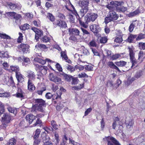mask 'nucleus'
Segmentation results:
<instances>
[{
    "mask_svg": "<svg viewBox=\"0 0 145 145\" xmlns=\"http://www.w3.org/2000/svg\"><path fill=\"white\" fill-rule=\"evenodd\" d=\"M16 77L18 82H22L24 81V76L20 72L16 73Z\"/></svg>",
    "mask_w": 145,
    "mask_h": 145,
    "instance_id": "26",
    "label": "nucleus"
},
{
    "mask_svg": "<svg viewBox=\"0 0 145 145\" xmlns=\"http://www.w3.org/2000/svg\"><path fill=\"white\" fill-rule=\"evenodd\" d=\"M113 21L111 18H110V16L109 15L108 16L106 17L105 19V22L106 24H107L109 22Z\"/></svg>",
    "mask_w": 145,
    "mask_h": 145,
    "instance_id": "57",
    "label": "nucleus"
},
{
    "mask_svg": "<svg viewBox=\"0 0 145 145\" xmlns=\"http://www.w3.org/2000/svg\"><path fill=\"white\" fill-rule=\"evenodd\" d=\"M121 57V55L119 54H115L112 56L111 58V59L113 60L117 59Z\"/></svg>",
    "mask_w": 145,
    "mask_h": 145,
    "instance_id": "60",
    "label": "nucleus"
},
{
    "mask_svg": "<svg viewBox=\"0 0 145 145\" xmlns=\"http://www.w3.org/2000/svg\"><path fill=\"white\" fill-rule=\"evenodd\" d=\"M138 47L140 50H145V42H139L138 44Z\"/></svg>",
    "mask_w": 145,
    "mask_h": 145,
    "instance_id": "48",
    "label": "nucleus"
},
{
    "mask_svg": "<svg viewBox=\"0 0 145 145\" xmlns=\"http://www.w3.org/2000/svg\"><path fill=\"white\" fill-rule=\"evenodd\" d=\"M138 59L140 60L141 62L143 61L144 59L145 58V52H143L142 51H140L138 54Z\"/></svg>",
    "mask_w": 145,
    "mask_h": 145,
    "instance_id": "32",
    "label": "nucleus"
},
{
    "mask_svg": "<svg viewBox=\"0 0 145 145\" xmlns=\"http://www.w3.org/2000/svg\"><path fill=\"white\" fill-rule=\"evenodd\" d=\"M17 142L16 140L14 137L10 139L7 143V145H15Z\"/></svg>",
    "mask_w": 145,
    "mask_h": 145,
    "instance_id": "36",
    "label": "nucleus"
},
{
    "mask_svg": "<svg viewBox=\"0 0 145 145\" xmlns=\"http://www.w3.org/2000/svg\"><path fill=\"white\" fill-rule=\"evenodd\" d=\"M107 37H101L100 40V42L101 43H105L107 42Z\"/></svg>",
    "mask_w": 145,
    "mask_h": 145,
    "instance_id": "61",
    "label": "nucleus"
},
{
    "mask_svg": "<svg viewBox=\"0 0 145 145\" xmlns=\"http://www.w3.org/2000/svg\"><path fill=\"white\" fill-rule=\"evenodd\" d=\"M64 106L63 104L60 103L57 105L56 107V109L58 111H60L64 107Z\"/></svg>",
    "mask_w": 145,
    "mask_h": 145,
    "instance_id": "59",
    "label": "nucleus"
},
{
    "mask_svg": "<svg viewBox=\"0 0 145 145\" xmlns=\"http://www.w3.org/2000/svg\"><path fill=\"white\" fill-rule=\"evenodd\" d=\"M51 123L52 126L54 129L57 130L58 129V126L55 120H52L51 122Z\"/></svg>",
    "mask_w": 145,
    "mask_h": 145,
    "instance_id": "52",
    "label": "nucleus"
},
{
    "mask_svg": "<svg viewBox=\"0 0 145 145\" xmlns=\"http://www.w3.org/2000/svg\"><path fill=\"white\" fill-rule=\"evenodd\" d=\"M48 69V68L45 66H42L41 67V69L39 71V72L41 73L42 74H45L47 72V70Z\"/></svg>",
    "mask_w": 145,
    "mask_h": 145,
    "instance_id": "41",
    "label": "nucleus"
},
{
    "mask_svg": "<svg viewBox=\"0 0 145 145\" xmlns=\"http://www.w3.org/2000/svg\"><path fill=\"white\" fill-rule=\"evenodd\" d=\"M8 55L7 53L5 52L1 53L0 52V57L2 58H8Z\"/></svg>",
    "mask_w": 145,
    "mask_h": 145,
    "instance_id": "64",
    "label": "nucleus"
},
{
    "mask_svg": "<svg viewBox=\"0 0 145 145\" xmlns=\"http://www.w3.org/2000/svg\"><path fill=\"white\" fill-rule=\"evenodd\" d=\"M69 31L70 35H74L76 36H79L80 31L77 28H69Z\"/></svg>",
    "mask_w": 145,
    "mask_h": 145,
    "instance_id": "19",
    "label": "nucleus"
},
{
    "mask_svg": "<svg viewBox=\"0 0 145 145\" xmlns=\"http://www.w3.org/2000/svg\"><path fill=\"white\" fill-rule=\"evenodd\" d=\"M142 71V70H139L137 71L135 75V77L137 78H140L143 74Z\"/></svg>",
    "mask_w": 145,
    "mask_h": 145,
    "instance_id": "53",
    "label": "nucleus"
},
{
    "mask_svg": "<svg viewBox=\"0 0 145 145\" xmlns=\"http://www.w3.org/2000/svg\"><path fill=\"white\" fill-rule=\"evenodd\" d=\"M29 25L27 24H25L22 25L20 27V29L21 30L25 31L28 29L29 28Z\"/></svg>",
    "mask_w": 145,
    "mask_h": 145,
    "instance_id": "46",
    "label": "nucleus"
},
{
    "mask_svg": "<svg viewBox=\"0 0 145 145\" xmlns=\"http://www.w3.org/2000/svg\"><path fill=\"white\" fill-rule=\"evenodd\" d=\"M46 18L53 23V26L55 27H57V25H59L60 21L56 20L53 14L50 13L48 12L46 14Z\"/></svg>",
    "mask_w": 145,
    "mask_h": 145,
    "instance_id": "9",
    "label": "nucleus"
},
{
    "mask_svg": "<svg viewBox=\"0 0 145 145\" xmlns=\"http://www.w3.org/2000/svg\"><path fill=\"white\" fill-rule=\"evenodd\" d=\"M61 75L63 76L65 80L68 82H70L72 78V76L70 75H68L63 72V73L61 74Z\"/></svg>",
    "mask_w": 145,
    "mask_h": 145,
    "instance_id": "31",
    "label": "nucleus"
},
{
    "mask_svg": "<svg viewBox=\"0 0 145 145\" xmlns=\"http://www.w3.org/2000/svg\"><path fill=\"white\" fill-rule=\"evenodd\" d=\"M9 82L10 83V86L12 88H16L15 84L14 81L13 77L12 76L10 77L9 78Z\"/></svg>",
    "mask_w": 145,
    "mask_h": 145,
    "instance_id": "45",
    "label": "nucleus"
},
{
    "mask_svg": "<svg viewBox=\"0 0 145 145\" xmlns=\"http://www.w3.org/2000/svg\"><path fill=\"white\" fill-rule=\"evenodd\" d=\"M123 36L122 34H117L114 40V41L117 43H120L123 41Z\"/></svg>",
    "mask_w": 145,
    "mask_h": 145,
    "instance_id": "25",
    "label": "nucleus"
},
{
    "mask_svg": "<svg viewBox=\"0 0 145 145\" xmlns=\"http://www.w3.org/2000/svg\"><path fill=\"white\" fill-rule=\"evenodd\" d=\"M50 38L46 35L44 36L41 39L42 41L44 42H50Z\"/></svg>",
    "mask_w": 145,
    "mask_h": 145,
    "instance_id": "51",
    "label": "nucleus"
},
{
    "mask_svg": "<svg viewBox=\"0 0 145 145\" xmlns=\"http://www.w3.org/2000/svg\"><path fill=\"white\" fill-rule=\"evenodd\" d=\"M79 5L81 8H88V0H84L79 2Z\"/></svg>",
    "mask_w": 145,
    "mask_h": 145,
    "instance_id": "27",
    "label": "nucleus"
},
{
    "mask_svg": "<svg viewBox=\"0 0 145 145\" xmlns=\"http://www.w3.org/2000/svg\"><path fill=\"white\" fill-rule=\"evenodd\" d=\"M0 37L2 39H11V37L5 33H0Z\"/></svg>",
    "mask_w": 145,
    "mask_h": 145,
    "instance_id": "50",
    "label": "nucleus"
},
{
    "mask_svg": "<svg viewBox=\"0 0 145 145\" xmlns=\"http://www.w3.org/2000/svg\"><path fill=\"white\" fill-rule=\"evenodd\" d=\"M72 7L73 8V10H71L69 9L67 7H66L67 9L69 11H71L72 13L76 16L77 19V20L79 22L80 25L82 27H84L87 28L88 27V22L87 20V18H86L85 20H83V17H80L78 14V13L77 11L75 10L74 6L72 5Z\"/></svg>",
    "mask_w": 145,
    "mask_h": 145,
    "instance_id": "1",
    "label": "nucleus"
},
{
    "mask_svg": "<svg viewBox=\"0 0 145 145\" xmlns=\"http://www.w3.org/2000/svg\"><path fill=\"white\" fill-rule=\"evenodd\" d=\"M106 138L107 142V145H121L119 142L114 138L113 137L108 136L106 137Z\"/></svg>",
    "mask_w": 145,
    "mask_h": 145,
    "instance_id": "10",
    "label": "nucleus"
},
{
    "mask_svg": "<svg viewBox=\"0 0 145 145\" xmlns=\"http://www.w3.org/2000/svg\"><path fill=\"white\" fill-rule=\"evenodd\" d=\"M137 36V35H134L132 34H130L127 39L125 41L129 43H132L134 39L136 38Z\"/></svg>",
    "mask_w": 145,
    "mask_h": 145,
    "instance_id": "28",
    "label": "nucleus"
},
{
    "mask_svg": "<svg viewBox=\"0 0 145 145\" xmlns=\"http://www.w3.org/2000/svg\"><path fill=\"white\" fill-rule=\"evenodd\" d=\"M5 105L4 103L0 101V116L3 114L5 112Z\"/></svg>",
    "mask_w": 145,
    "mask_h": 145,
    "instance_id": "38",
    "label": "nucleus"
},
{
    "mask_svg": "<svg viewBox=\"0 0 145 145\" xmlns=\"http://www.w3.org/2000/svg\"><path fill=\"white\" fill-rule=\"evenodd\" d=\"M57 17L59 19H57L56 20H59L60 21V25H57V27H59L62 28H65L67 27V24L64 21L65 19V15L62 13L59 12L57 14Z\"/></svg>",
    "mask_w": 145,
    "mask_h": 145,
    "instance_id": "6",
    "label": "nucleus"
},
{
    "mask_svg": "<svg viewBox=\"0 0 145 145\" xmlns=\"http://www.w3.org/2000/svg\"><path fill=\"white\" fill-rule=\"evenodd\" d=\"M7 109L9 112L13 113L15 116L17 113V109L16 108L12 107L9 106L7 108Z\"/></svg>",
    "mask_w": 145,
    "mask_h": 145,
    "instance_id": "30",
    "label": "nucleus"
},
{
    "mask_svg": "<svg viewBox=\"0 0 145 145\" xmlns=\"http://www.w3.org/2000/svg\"><path fill=\"white\" fill-rule=\"evenodd\" d=\"M18 34L19 36L17 39V42L18 43H21L23 39V34L20 32H19Z\"/></svg>",
    "mask_w": 145,
    "mask_h": 145,
    "instance_id": "49",
    "label": "nucleus"
},
{
    "mask_svg": "<svg viewBox=\"0 0 145 145\" xmlns=\"http://www.w3.org/2000/svg\"><path fill=\"white\" fill-rule=\"evenodd\" d=\"M85 69L88 71H91L93 69V65L91 64H89L88 65H86Z\"/></svg>",
    "mask_w": 145,
    "mask_h": 145,
    "instance_id": "56",
    "label": "nucleus"
},
{
    "mask_svg": "<svg viewBox=\"0 0 145 145\" xmlns=\"http://www.w3.org/2000/svg\"><path fill=\"white\" fill-rule=\"evenodd\" d=\"M29 46L28 44L21 43L17 46V49L20 52H22L23 54L29 52Z\"/></svg>",
    "mask_w": 145,
    "mask_h": 145,
    "instance_id": "8",
    "label": "nucleus"
},
{
    "mask_svg": "<svg viewBox=\"0 0 145 145\" xmlns=\"http://www.w3.org/2000/svg\"><path fill=\"white\" fill-rule=\"evenodd\" d=\"M66 68L68 71H70L71 73L75 71V66H72L69 64L67 65Z\"/></svg>",
    "mask_w": 145,
    "mask_h": 145,
    "instance_id": "44",
    "label": "nucleus"
},
{
    "mask_svg": "<svg viewBox=\"0 0 145 145\" xmlns=\"http://www.w3.org/2000/svg\"><path fill=\"white\" fill-rule=\"evenodd\" d=\"M106 7L110 10L108 15L110 16V18H111L113 21L117 20L119 16L114 11V8L109 4L106 5Z\"/></svg>",
    "mask_w": 145,
    "mask_h": 145,
    "instance_id": "7",
    "label": "nucleus"
},
{
    "mask_svg": "<svg viewBox=\"0 0 145 145\" xmlns=\"http://www.w3.org/2000/svg\"><path fill=\"white\" fill-rule=\"evenodd\" d=\"M111 5H110L114 8V10L119 12H124L127 10V8L124 7L123 5L124 4L123 1H112L110 2Z\"/></svg>",
    "mask_w": 145,
    "mask_h": 145,
    "instance_id": "2",
    "label": "nucleus"
},
{
    "mask_svg": "<svg viewBox=\"0 0 145 145\" xmlns=\"http://www.w3.org/2000/svg\"><path fill=\"white\" fill-rule=\"evenodd\" d=\"M40 133V129H37L33 133V139L39 138Z\"/></svg>",
    "mask_w": 145,
    "mask_h": 145,
    "instance_id": "34",
    "label": "nucleus"
},
{
    "mask_svg": "<svg viewBox=\"0 0 145 145\" xmlns=\"http://www.w3.org/2000/svg\"><path fill=\"white\" fill-rule=\"evenodd\" d=\"M24 92L20 88H18V90L17 93L14 95V96L18 98H24Z\"/></svg>",
    "mask_w": 145,
    "mask_h": 145,
    "instance_id": "23",
    "label": "nucleus"
},
{
    "mask_svg": "<svg viewBox=\"0 0 145 145\" xmlns=\"http://www.w3.org/2000/svg\"><path fill=\"white\" fill-rule=\"evenodd\" d=\"M12 72H14L16 74V73L19 72L20 71V68L18 66H11L10 67V69L9 71Z\"/></svg>",
    "mask_w": 145,
    "mask_h": 145,
    "instance_id": "40",
    "label": "nucleus"
},
{
    "mask_svg": "<svg viewBox=\"0 0 145 145\" xmlns=\"http://www.w3.org/2000/svg\"><path fill=\"white\" fill-rule=\"evenodd\" d=\"M68 140V138L67 137L66 135L65 134L62 138L63 142L61 143L67 145V141Z\"/></svg>",
    "mask_w": 145,
    "mask_h": 145,
    "instance_id": "63",
    "label": "nucleus"
},
{
    "mask_svg": "<svg viewBox=\"0 0 145 145\" xmlns=\"http://www.w3.org/2000/svg\"><path fill=\"white\" fill-rule=\"evenodd\" d=\"M74 57L77 60L78 62L79 63H80L81 62H82V63H84L85 62V61L82 60V55H79V54L76 53L74 55Z\"/></svg>",
    "mask_w": 145,
    "mask_h": 145,
    "instance_id": "29",
    "label": "nucleus"
},
{
    "mask_svg": "<svg viewBox=\"0 0 145 145\" xmlns=\"http://www.w3.org/2000/svg\"><path fill=\"white\" fill-rule=\"evenodd\" d=\"M42 122L39 118H38L35 123L33 125L34 127L36 126L37 125H39L40 126L42 125Z\"/></svg>",
    "mask_w": 145,
    "mask_h": 145,
    "instance_id": "54",
    "label": "nucleus"
},
{
    "mask_svg": "<svg viewBox=\"0 0 145 145\" xmlns=\"http://www.w3.org/2000/svg\"><path fill=\"white\" fill-rule=\"evenodd\" d=\"M11 120L12 116L10 114L8 113H4L1 117L2 124L1 125V128L6 129L8 124L10 122Z\"/></svg>",
    "mask_w": 145,
    "mask_h": 145,
    "instance_id": "3",
    "label": "nucleus"
},
{
    "mask_svg": "<svg viewBox=\"0 0 145 145\" xmlns=\"http://www.w3.org/2000/svg\"><path fill=\"white\" fill-rule=\"evenodd\" d=\"M41 136L44 142H52L50 140V137L46 135L45 131L42 133Z\"/></svg>",
    "mask_w": 145,
    "mask_h": 145,
    "instance_id": "22",
    "label": "nucleus"
},
{
    "mask_svg": "<svg viewBox=\"0 0 145 145\" xmlns=\"http://www.w3.org/2000/svg\"><path fill=\"white\" fill-rule=\"evenodd\" d=\"M61 56L63 60H65L68 63H71V61L69 59H68V57L66 51H61Z\"/></svg>",
    "mask_w": 145,
    "mask_h": 145,
    "instance_id": "21",
    "label": "nucleus"
},
{
    "mask_svg": "<svg viewBox=\"0 0 145 145\" xmlns=\"http://www.w3.org/2000/svg\"><path fill=\"white\" fill-rule=\"evenodd\" d=\"M43 35V31L40 30L39 29L35 33V39L38 40L40 37L42 36Z\"/></svg>",
    "mask_w": 145,
    "mask_h": 145,
    "instance_id": "35",
    "label": "nucleus"
},
{
    "mask_svg": "<svg viewBox=\"0 0 145 145\" xmlns=\"http://www.w3.org/2000/svg\"><path fill=\"white\" fill-rule=\"evenodd\" d=\"M49 78L50 80L55 82L57 84H60L62 83V81L60 78L54 75L52 73H50L49 74Z\"/></svg>",
    "mask_w": 145,
    "mask_h": 145,
    "instance_id": "11",
    "label": "nucleus"
},
{
    "mask_svg": "<svg viewBox=\"0 0 145 145\" xmlns=\"http://www.w3.org/2000/svg\"><path fill=\"white\" fill-rule=\"evenodd\" d=\"M34 101L35 103L38 106V110L42 112H44L43 107L46 106L45 101L42 99H35Z\"/></svg>",
    "mask_w": 145,
    "mask_h": 145,
    "instance_id": "4",
    "label": "nucleus"
},
{
    "mask_svg": "<svg viewBox=\"0 0 145 145\" xmlns=\"http://www.w3.org/2000/svg\"><path fill=\"white\" fill-rule=\"evenodd\" d=\"M18 59L21 61H23L22 63V65L25 67L28 65V64L30 62L29 59L27 57H25L24 56H22V57H19Z\"/></svg>",
    "mask_w": 145,
    "mask_h": 145,
    "instance_id": "15",
    "label": "nucleus"
},
{
    "mask_svg": "<svg viewBox=\"0 0 145 145\" xmlns=\"http://www.w3.org/2000/svg\"><path fill=\"white\" fill-rule=\"evenodd\" d=\"M46 87L44 85H41L38 88V90L35 92L39 95H42L43 92L46 90Z\"/></svg>",
    "mask_w": 145,
    "mask_h": 145,
    "instance_id": "17",
    "label": "nucleus"
},
{
    "mask_svg": "<svg viewBox=\"0 0 145 145\" xmlns=\"http://www.w3.org/2000/svg\"><path fill=\"white\" fill-rule=\"evenodd\" d=\"M75 70L78 69L79 71L83 70L84 69V67L81 65H76L75 66Z\"/></svg>",
    "mask_w": 145,
    "mask_h": 145,
    "instance_id": "62",
    "label": "nucleus"
},
{
    "mask_svg": "<svg viewBox=\"0 0 145 145\" xmlns=\"http://www.w3.org/2000/svg\"><path fill=\"white\" fill-rule=\"evenodd\" d=\"M7 4L9 8L12 10H14L16 9L19 10L21 8L20 5L17 3L8 2L7 3Z\"/></svg>",
    "mask_w": 145,
    "mask_h": 145,
    "instance_id": "16",
    "label": "nucleus"
},
{
    "mask_svg": "<svg viewBox=\"0 0 145 145\" xmlns=\"http://www.w3.org/2000/svg\"><path fill=\"white\" fill-rule=\"evenodd\" d=\"M88 8H82L80 10V15L82 17H83L85 14L87 12Z\"/></svg>",
    "mask_w": 145,
    "mask_h": 145,
    "instance_id": "37",
    "label": "nucleus"
},
{
    "mask_svg": "<svg viewBox=\"0 0 145 145\" xmlns=\"http://www.w3.org/2000/svg\"><path fill=\"white\" fill-rule=\"evenodd\" d=\"M128 49L129 50V52L130 62L132 64L131 68H132L133 66H135L137 64V61L135 57V54L134 51V48L133 47H129Z\"/></svg>",
    "mask_w": 145,
    "mask_h": 145,
    "instance_id": "5",
    "label": "nucleus"
},
{
    "mask_svg": "<svg viewBox=\"0 0 145 145\" xmlns=\"http://www.w3.org/2000/svg\"><path fill=\"white\" fill-rule=\"evenodd\" d=\"M61 94V93L60 91L57 92V95L55 94L52 95L51 93L48 92L46 94L45 97L47 99H50L52 97H53V99L54 100V98H55V97H56L55 99H57L58 98H60Z\"/></svg>",
    "mask_w": 145,
    "mask_h": 145,
    "instance_id": "14",
    "label": "nucleus"
},
{
    "mask_svg": "<svg viewBox=\"0 0 145 145\" xmlns=\"http://www.w3.org/2000/svg\"><path fill=\"white\" fill-rule=\"evenodd\" d=\"M89 28L95 36L97 35L100 30V27L99 25L96 24L91 25L89 26Z\"/></svg>",
    "mask_w": 145,
    "mask_h": 145,
    "instance_id": "12",
    "label": "nucleus"
},
{
    "mask_svg": "<svg viewBox=\"0 0 145 145\" xmlns=\"http://www.w3.org/2000/svg\"><path fill=\"white\" fill-rule=\"evenodd\" d=\"M86 16V18L89 23L90 21H94L97 18L98 15L96 13H88Z\"/></svg>",
    "mask_w": 145,
    "mask_h": 145,
    "instance_id": "13",
    "label": "nucleus"
},
{
    "mask_svg": "<svg viewBox=\"0 0 145 145\" xmlns=\"http://www.w3.org/2000/svg\"><path fill=\"white\" fill-rule=\"evenodd\" d=\"M25 119L28 123L30 124L32 123L34 120L36 119V116L31 114H29L26 116Z\"/></svg>",
    "mask_w": 145,
    "mask_h": 145,
    "instance_id": "18",
    "label": "nucleus"
},
{
    "mask_svg": "<svg viewBox=\"0 0 145 145\" xmlns=\"http://www.w3.org/2000/svg\"><path fill=\"white\" fill-rule=\"evenodd\" d=\"M140 13V10L139 9H137L133 12L129 13V17H133L138 14Z\"/></svg>",
    "mask_w": 145,
    "mask_h": 145,
    "instance_id": "42",
    "label": "nucleus"
},
{
    "mask_svg": "<svg viewBox=\"0 0 145 145\" xmlns=\"http://www.w3.org/2000/svg\"><path fill=\"white\" fill-rule=\"evenodd\" d=\"M34 141L33 145H39L40 143L41 139L40 138L33 139Z\"/></svg>",
    "mask_w": 145,
    "mask_h": 145,
    "instance_id": "55",
    "label": "nucleus"
},
{
    "mask_svg": "<svg viewBox=\"0 0 145 145\" xmlns=\"http://www.w3.org/2000/svg\"><path fill=\"white\" fill-rule=\"evenodd\" d=\"M9 40H10L7 42L6 45L8 47H9L15 46L16 44V41L15 40L13 39H12L11 38L10 39H9Z\"/></svg>",
    "mask_w": 145,
    "mask_h": 145,
    "instance_id": "33",
    "label": "nucleus"
},
{
    "mask_svg": "<svg viewBox=\"0 0 145 145\" xmlns=\"http://www.w3.org/2000/svg\"><path fill=\"white\" fill-rule=\"evenodd\" d=\"M71 80H72V85L76 84L79 81L78 78L77 77H73L72 78Z\"/></svg>",
    "mask_w": 145,
    "mask_h": 145,
    "instance_id": "58",
    "label": "nucleus"
},
{
    "mask_svg": "<svg viewBox=\"0 0 145 145\" xmlns=\"http://www.w3.org/2000/svg\"><path fill=\"white\" fill-rule=\"evenodd\" d=\"M36 48L38 49H45L46 48V46L42 44H39L36 45L35 46Z\"/></svg>",
    "mask_w": 145,
    "mask_h": 145,
    "instance_id": "47",
    "label": "nucleus"
},
{
    "mask_svg": "<svg viewBox=\"0 0 145 145\" xmlns=\"http://www.w3.org/2000/svg\"><path fill=\"white\" fill-rule=\"evenodd\" d=\"M28 89L30 91L34 90L35 89V87L33 84L32 81L29 80H28L27 82Z\"/></svg>",
    "mask_w": 145,
    "mask_h": 145,
    "instance_id": "24",
    "label": "nucleus"
},
{
    "mask_svg": "<svg viewBox=\"0 0 145 145\" xmlns=\"http://www.w3.org/2000/svg\"><path fill=\"white\" fill-rule=\"evenodd\" d=\"M137 35V37L136 38L137 41L145 39V33L143 34L142 33H140Z\"/></svg>",
    "mask_w": 145,
    "mask_h": 145,
    "instance_id": "43",
    "label": "nucleus"
},
{
    "mask_svg": "<svg viewBox=\"0 0 145 145\" xmlns=\"http://www.w3.org/2000/svg\"><path fill=\"white\" fill-rule=\"evenodd\" d=\"M27 77L28 80L34 81L36 78V74L35 73L32 71H28L27 72Z\"/></svg>",
    "mask_w": 145,
    "mask_h": 145,
    "instance_id": "20",
    "label": "nucleus"
},
{
    "mask_svg": "<svg viewBox=\"0 0 145 145\" xmlns=\"http://www.w3.org/2000/svg\"><path fill=\"white\" fill-rule=\"evenodd\" d=\"M115 63L118 67H123L126 65L127 62L123 61H120L115 62Z\"/></svg>",
    "mask_w": 145,
    "mask_h": 145,
    "instance_id": "39",
    "label": "nucleus"
}]
</instances>
